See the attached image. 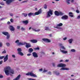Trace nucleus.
<instances>
[{
  "label": "nucleus",
  "mask_w": 80,
  "mask_h": 80,
  "mask_svg": "<svg viewBox=\"0 0 80 80\" xmlns=\"http://www.w3.org/2000/svg\"><path fill=\"white\" fill-rule=\"evenodd\" d=\"M57 67H61L62 68L60 69V70H69L70 68H66V64L61 63L58 64Z\"/></svg>",
  "instance_id": "f257e3e1"
},
{
  "label": "nucleus",
  "mask_w": 80,
  "mask_h": 80,
  "mask_svg": "<svg viewBox=\"0 0 80 80\" xmlns=\"http://www.w3.org/2000/svg\"><path fill=\"white\" fill-rule=\"evenodd\" d=\"M59 46L61 47V48L60 49V50L62 53H64V54H66V53H68V51H67L63 50H62V49L63 50H66V48L64 46L62 45V44L61 43L59 44Z\"/></svg>",
  "instance_id": "f03ea898"
},
{
  "label": "nucleus",
  "mask_w": 80,
  "mask_h": 80,
  "mask_svg": "<svg viewBox=\"0 0 80 80\" xmlns=\"http://www.w3.org/2000/svg\"><path fill=\"white\" fill-rule=\"evenodd\" d=\"M11 70V67L10 66H7L4 68L5 72V74L7 75H9L10 74V71Z\"/></svg>",
  "instance_id": "7ed1b4c3"
},
{
  "label": "nucleus",
  "mask_w": 80,
  "mask_h": 80,
  "mask_svg": "<svg viewBox=\"0 0 80 80\" xmlns=\"http://www.w3.org/2000/svg\"><path fill=\"white\" fill-rule=\"evenodd\" d=\"M63 25V24L62 23H59V24L57 25V26L56 27H54V28H57L58 29V32H59V31H62L63 30V29L60 27H62Z\"/></svg>",
  "instance_id": "20e7f679"
},
{
  "label": "nucleus",
  "mask_w": 80,
  "mask_h": 80,
  "mask_svg": "<svg viewBox=\"0 0 80 80\" xmlns=\"http://www.w3.org/2000/svg\"><path fill=\"white\" fill-rule=\"evenodd\" d=\"M4 58V62H6L8 59V55H7L5 57V56H0V59L2 60Z\"/></svg>",
  "instance_id": "39448f33"
},
{
  "label": "nucleus",
  "mask_w": 80,
  "mask_h": 80,
  "mask_svg": "<svg viewBox=\"0 0 80 80\" xmlns=\"http://www.w3.org/2000/svg\"><path fill=\"white\" fill-rule=\"evenodd\" d=\"M47 18H49L51 17V15H53V10L51 9H49V11H48L47 13Z\"/></svg>",
  "instance_id": "423d86ee"
},
{
  "label": "nucleus",
  "mask_w": 80,
  "mask_h": 80,
  "mask_svg": "<svg viewBox=\"0 0 80 80\" xmlns=\"http://www.w3.org/2000/svg\"><path fill=\"white\" fill-rule=\"evenodd\" d=\"M26 75L28 76L30 75V76H32L33 77H37V76L33 73V72H29L28 73H27L26 74Z\"/></svg>",
  "instance_id": "0eeeda50"
},
{
  "label": "nucleus",
  "mask_w": 80,
  "mask_h": 80,
  "mask_svg": "<svg viewBox=\"0 0 80 80\" xmlns=\"http://www.w3.org/2000/svg\"><path fill=\"white\" fill-rule=\"evenodd\" d=\"M55 14L56 16H59V15H63V13L61 12L55 11Z\"/></svg>",
  "instance_id": "6e6552de"
},
{
  "label": "nucleus",
  "mask_w": 80,
  "mask_h": 80,
  "mask_svg": "<svg viewBox=\"0 0 80 80\" xmlns=\"http://www.w3.org/2000/svg\"><path fill=\"white\" fill-rule=\"evenodd\" d=\"M14 2H15V0H7L6 2V3L7 5H10L11 3Z\"/></svg>",
  "instance_id": "1a4fd4ad"
},
{
  "label": "nucleus",
  "mask_w": 80,
  "mask_h": 80,
  "mask_svg": "<svg viewBox=\"0 0 80 80\" xmlns=\"http://www.w3.org/2000/svg\"><path fill=\"white\" fill-rule=\"evenodd\" d=\"M9 28L11 32H14L15 31V28L12 26L9 25Z\"/></svg>",
  "instance_id": "9d476101"
},
{
  "label": "nucleus",
  "mask_w": 80,
  "mask_h": 80,
  "mask_svg": "<svg viewBox=\"0 0 80 80\" xmlns=\"http://www.w3.org/2000/svg\"><path fill=\"white\" fill-rule=\"evenodd\" d=\"M42 13V9H40L38 12H36L34 14V15H39V14H40V13Z\"/></svg>",
  "instance_id": "9b49d317"
},
{
  "label": "nucleus",
  "mask_w": 80,
  "mask_h": 80,
  "mask_svg": "<svg viewBox=\"0 0 80 80\" xmlns=\"http://www.w3.org/2000/svg\"><path fill=\"white\" fill-rule=\"evenodd\" d=\"M62 20H68V16L67 15H65L62 17Z\"/></svg>",
  "instance_id": "f8f14e48"
},
{
  "label": "nucleus",
  "mask_w": 80,
  "mask_h": 80,
  "mask_svg": "<svg viewBox=\"0 0 80 80\" xmlns=\"http://www.w3.org/2000/svg\"><path fill=\"white\" fill-rule=\"evenodd\" d=\"M32 56L34 57V58H38V54H37L36 52H33L32 53Z\"/></svg>",
  "instance_id": "ddd939ff"
},
{
  "label": "nucleus",
  "mask_w": 80,
  "mask_h": 80,
  "mask_svg": "<svg viewBox=\"0 0 80 80\" xmlns=\"http://www.w3.org/2000/svg\"><path fill=\"white\" fill-rule=\"evenodd\" d=\"M42 40L43 41H44V42H48V43L51 42L50 40L48 38H43Z\"/></svg>",
  "instance_id": "4468645a"
},
{
  "label": "nucleus",
  "mask_w": 80,
  "mask_h": 80,
  "mask_svg": "<svg viewBox=\"0 0 80 80\" xmlns=\"http://www.w3.org/2000/svg\"><path fill=\"white\" fill-rule=\"evenodd\" d=\"M25 45H26V48H29V47H31V44L29 43H27L25 42Z\"/></svg>",
  "instance_id": "2eb2a0df"
},
{
  "label": "nucleus",
  "mask_w": 80,
  "mask_h": 80,
  "mask_svg": "<svg viewBox=\"0 0 80 80\" xmlns=\"http://www.w3.org/2000/svg\"><path fill=\"white\" fill-rule=\"evenodd\" d=\"M21 77V76L19 74L16 78L13 79V80H19Z\"/></svg>",
  "instance_id": "dca6fc26"
},
{
  "label": "nucleus",
  "mask_w": 80,
  "mask_h": 80,
  "mask_svg": "<svg viewBox=\"0 0 80 80\" xmlns=\"http://www.w3.org/2000/svg\"><path fill=\"white\" fill-rule=\"evenodd\" d=\"M73 40L72 38L69 39L68 41L69 43H70V44L72 43Z\"/></svg>",
  "instance_id": "f3484780"
},
{
  "label": "nucleus",
  "mask_w": 80,
  "mask_h": 80,
  "mask_svg": "<svg viewBox=\"0 0 80 80\" xmlns=\"http://www.w3.org/2000/svg\"><path fill=\"white\" fill-rule=\"evenodd\" d=\"M30 42H32V43H37V41L36 39H34L32 40H31L30 41Z\"/></svg>",
  "instance_id": "a211bd4d"
},
{
  "label": "nucleus",
  "mask_w": 80,
  "mask_h": 80,
  "mask_svg": "<svg viewBox=\"0 0 80 80\" xmlns=\"http://www.w3.org/2000/svg\"><path fill=\"white\" fill-rule=\"evenodd\" d=\"M2 34H3V35H4L5 36H7L9 34H8V32H2Z\"/></svg>",
  "instance_id": "6ab92c4d"
},
{
  "label": "nucleus",
  "mask_w": 80,
  "mask_h": 80,
  "mask_svg": "<svg viewBox=\"0 0 80 80\" xmlns=\"http://www.w3.org/2000/svg\"><path fill=\"white\" fill-rule=\"evenodd\" d=\"M53 73L54 74H55L56 75H60V73L56 71H53Z\"/></svg>",
  "instance_id": "aec40b11"
},
{
  "label": "nucleus",
  "mask_w": 80,
  "mask_h": 80,
  "mask_svg": "<svg viewBox=\"0 0 80 80\" xmlns=\"http://www.w3.org/2000/svg\"><path fill=\"white\" fill-rule=\"evenodd\" d=\"M15 43H16L17 45L18 46L19 43H20V40H16L15 42Z\"/></svg>",
  "instance_id": "412c9836"
},
{
  "label": "nucleus",
  "mask_w": 80,
  "mask_h": 80,
  "mask_svg": "<svg viewBox=\"0 0 80 80\" xmlns=\"http://www.w3.org/2000/svg\"><path fill=\"white\" fill-rule=\"evenodd\" d=\"M25 45V42H19V45H18V46H19V45Z\"/></svg>",
  "instance_id": "4be33fe9"
},
{
  "label": "nucleus",
  "mask_w": 80,
  "mask_h": 80,
  "mask_svg": "<svg viewBox=\"0 0 80 80\" xmlns=\"http://www.w3.org/2000/svg\"><path fill=\"white\" fill-rule=\"evenodd\" d=\"M9 73L13 74L14 73V70L11 69V70L9 71Z\"/></svg>",
  "instance_id": "5701e85b"
},
{
  "label": "nucleus",
  "mask_w": 80,
  "mask_h": 80,
  "mask_svg": "<svg viewBox=\"0 0 80 80\" xmlns=\"http://www.w3.org/2000/svg\"><path fill=\"white\" fill-rule=\"evenodd\" d=\"M70 0H66V2L67 4V5H69L70 4Z\"/></svg>",
  "instance_id": "b1692460"
},
{
  "label": "nucleus",
  "mask_w": 80,
  "mask_h": 80,
  "mask_svg": "<svg viewBox=\"0 0 80 80\" xmlns=\"http://www.w3.org/2000/svg\"><path fill=\"white\" fill-rule=\"evenodd\" d=\"M23 23L26 25H27L28 23V20L24 21H23Z\"/></svg>",
  "instance_id": "393cba45"
},
{
  "label": "nucleus",
  "mask_w": 80,
  "mask_h": 80,
  "mask_svg": "<svg viewBox=\"0 0 80 80\" xmlns=\"http://www.w3.org/2000/svg\"><path fill=\"white\" fill-rule=\"evenodd\" d=\"M69 15L71 17H73V13L72 12L69 13Z\"/></svg>",
  "instance_id": "a878e982"
},
{
  "label": "nucleus",
  "mask_w": 80,
  "mask_h": 80,
  "mask_svg": "<svg viewBox=\"0 0 80 80\" xmlns=\"http://www.w3.org/2000/svg\"><path fill=\"white\" fill-rule=\"evenodd\" d=\"M34 15V13L32 12H30L28 14V16L29 17H30L31 15Z\"/></svg>",
  "instance_id": "bb28decb"
},
{
  "label": "nucleus",
  "mask_w": 80,
  "mask_h": 80,
  "mask_svg": "<svg viewBox=\"0 0 80 80\" xmlns=\"http://www.w3.org/2000/svg\"><path fill=\"white\" fill-rule=\"evenodd\" d=\"M18 54L21 55V56H23V53H22V52H18Z\"/></svg>",
  "instance_id": "cd10ccee"
},
{
  "label": "nucleus",
  "mask_w": 80,
  "mask_h": 80,
  "mask_svg": "<svg viewBox=\"0 0 80 80\" xmlns=\"http://www.w3.org/2000/svg\"><path fill=\"white\" fill-rule=\"evenodd\" d=\"M6 38L8 40H9V39H10V35L9 34L7 36Z\"/></svg>",
  "instance_id": "c85d7f7f"
},
{
  "label": "nucleus",
  "mask_w": 80,
  "mask_h": 80,
  "mask_svg": "<svg viewBox=\"0 0 80 80\" xmlns=\"http://www.w3.org/2000/svg\"><path fill=\"white\" fill-rule=\"evenodd\" d=\"M17 50L18 52H22V49H21V48H18Z\"/></svg>",
  "instance_id": "c756f323"
},
{
  "label": "nucleus",
  "mask_w": 80,
  "mask_h": 80,
  "mask_svg": "<svg viewBox=\"0 0 80 80\" xmlns=\"http://www.w3.org/2000/svg\"><path fill=\"white\" fill-rule=\"evenodd\" d=\"M45 30H50V29H49V28H48L47 27H45Z\"/></svg>",
  "instance_id": "7c9ffc66"
},
{
  "label": "nucleus",
  "mask_w": 80,
  "mask_h": 80,
  "mask_svg": "<svg viewBox=\"0 0 80 80\" xmlns=\"http://www.w3.org/2000/svg\"><path fill=\"white\" fill-rule=\"evenodd\" d=\"M71 2L72 3H73V4H75V0H71Z\"/></svg>",
  "instance_id": "2f4dec72"
},
{
  "label": "nucleus",
  "mask_w": 80,
  "mask_h": 80,
  "mask_svg": "<svg viewBox=\"0 0 80 80\" xmlns=\"http://www.w3.org/2000/svg\"><path fill=\"white\" fill-rule=\"evenodd\" d=\"M29 52H33V49L32 48H30L29 50Z\"/></svg>",
  "instance_id": "473e14b6"
},
{
  "label": "nucleus",
  "mask_w": 80,
  "mask_h": 80,
  "mask_svg": "<svg viewBox=\"0 0 80 80\" xmlns=\"http://www.w3.org/2000/svg\"><path fill=\"white\" fill-rule=\"evenodd\" d=\"M6 45L7 47H10V43L8 42H7L6 43Z\"/></svg>",
  "instance_id": "72a5a7b5"
},
{
  "label": "nucleus",
  "mask_w": 80,
  "mask_h": 80,
  "mask_svg": "<svg viewBox=\"0 0 80 80\" xmlns=\"http://www.w3.org/2000/svg\"><path fill=\"white\" fill-rule=\"evenodd\" d=\"M44 8H45V9H47V6L46 5H45L44 6Z\"/></svg>",
  "instance_id": "f704fd0d"
},
{
  "label": "nucleus",
  "mask_w": 80,
  "mask_h": 80,
  "mask_svg": "<svg viewBox=\"0 0 80 80\" xmlns=\"http://www.w3.org/2000/svg\"><path fill=\"white\" fill-rule=\"evenodd\" d=\"M22 15L24 16V17H27V14L25 13H23Z\"/></svg>",
  "instance_id": "c9c22d12"
},
{
  "label": "nucleus",
  "mask_w": 80,
  "mask_h": 80,
  "mask_svg": "<svg viewBox=\"0 0 80 80\" xmlns=\"http://www.w3.org/2000/svg\"><path fill=\"white\" fill-rule=\"evenodd\" d=\"M3 46V43L2 42H0V47H2Z\"/></svg>",
  "instance_id": "e433bc0d"
},
{
  "label": "nucleus",
  "mask_w": 80,
  "mask_h": 80,
  "mask_svg": "<svg viewBox=\"0 0 80 80\" xmlns=\"http://www.w3.org/2000/svg\"><path fill=\"white\" fill-rule=\"evenodd\" d=\"M32 30L33 31H34V32H37V30H36V29H35L34 28H32Z\"/></svg>",
  "instance_id": "4c0bfd02"
},
{
  "label": "nucleus",
  "mask_w": 80,
  "mask_h": 80,
  "mask_svg": "<svg viewBox=\"0 0 80 80\" xmlns=\"http://www.w3.org/2000/svg\"><path fill=\"white\" fill-rule=\"evenodd\" d=\"M71 51L72 52H75V50L74 49H72L71 50Z\"/></svg>",
  "instance_id": "58836bf2"
},
{
  "label": "nucleus",
  "mask_w": 80,
  "mask_h": 80,
  "mask_svg": "<svg viewBox=\"0 0 80 80\" xmlns=\"http://www.w3.org/2000/svg\"><path fill=\"white\" fill-rule=\"evenodd\" d=\"M4 53H6V51L5 50H4V51L2 52V54H4Z\"/></svg>",
  "instance_id": "ea45409f"
},
{
  "label": "nucleus",
  "mask_w": 80,
  "mask_h": 80,
  "mask_svg": "<svg viewBox=\"0 0 80 80\" xmlns=\"http://www.w3.org/2000/svg\"><path fill=\"white\" fill-rule=\"evenodd\" d=\"M0 4L2 5H5V4L3 2H0Z\"/></svg>",
  "instance_id": "a19ab883"
},
{
  "label": "nucleus",
  "mask_w": 80,
  "mask_h": 80,
  "mask_svg": "<svg viewBox=\"0 0 80 80\" xmlns=\"http://www.w3.org/2000/svg\"><path fill=\"white\" fill-rule=\"evenodd\" d=\"M39 47H38L37 48H34V50H39Z\"/></svg>",
  "instance_id": "79ce46f5"
},
{
  "label": "nucleus",
  "mask_w": 80,
  "mask_h": 80,
  "mask_svg": "<svg viewBox=\"0 0 80 80\" xmlns=\"http://www.w3.org/2000/svg\"><path fill=\"white\" fill-rule=\"evenodd\" d=\"M47 70H46L45 69H44L43 71V73H45V72H47Z\"/></svg>",
  "instance_id": "37998d69"
},
{
  "label": "nucleus",
  "mask_w": 80,
  "mask_h": 80,
  "mask_svg": "<svg viewBox=\"0 0 80 80\" xmlns=\"http://www.w3.org/2000/svg\"><path fill=\"white\" fill-rule=\"evenodd\" d=\"M76 12H77V13H80V12L79 11V10H78V9H77L76 10Z\"/></svg>",
  "instance_id": "c03bdc74"
},
{
  "label": "nucleus",
  "mask_w": 80,
  "mask_h": 80,
  "mask_svg": "<svg viewBox=\"0 0 80 80\" xmlns=\"http://www.w3.org/2000/svg\"><path fill=\"white\" fill-rule=\"evenodd\" d=\"M20 28V26H18L17 27V29H19Z\"/></svg>",
  "instance_id": "a18cd8bd"
},
{
  "label": "nucleus",
  "mask_w": 80,
  "mask_h": 80,
  "mask_svg": "<svg viewBox=\"0 0 80 80\" xmlns=\"http://www.w3.org/2000/svg\"><path fill=\"white\" fill-rule=\"evenodd\" d=\"M25 28L22 27L21 28V30L22 31H23V30H25Z\"/></svg>",
  "instance_id": "49530a36"
},
{
  "label": "nucleus",
  "mask_w": 80,
  "mask_h": 80,
  "mask_svg": "<svg viewBox=\"0 0 80 80\" xmlns=\"http://www.w3.org/2000/svg\"><path fill=\"white\" fill-rule=\"evenodd\" d=\"M12 57L13 58H15V55L13 54L12 55Z\"/></svg>",
  "instance_id": "de8ad7c7"
},
{
  "label": "nucleus",
  "mask_w": 80,
  "mask_h": 80,
  "mask_svg": "<svg viewBox=\"0 0 80 80\" xmlns=\"http://www.w3.org/2000/svg\"><path fill=\"white\" fill-rule=\"evenodd\" d=\"M67 39V37H66L63 38V40H66Z\"/></svg>",
  "instance_id": "09e8293b"
},
{
  "label": "nucleus",
  "mask_w": 80,
  "mask_h": 80,
  "mask_svg": "<svg viewBox=\"0 0 80 80\" xmlns=\"http://www.w3.org/2000/svg\"><path fill=\"white\" fill-rule=\"evenodd\" d=\"M80 19V15H79L77 17V19Z\"/></svg>",
  "instance_id": "8fccbe9b"
},
{
  "label": "nucleus",
  "mask_w": 80,
  "mask_h": 80,
  "mask_svg": "<svg viewBox=\"0 0 80 80\" xmlns=\"http://www.w3.org/2000/svg\"><path fill=\"white\" fill-rule=\"evenodd\" d=\"M6 18H2L1 19H0V20H5V19H6Z\"/></svg>",
  "instance_id": "3c124183"
},
{
  "label": "nucleus",
  "mask_w": 80,
  "mask_h": 80,
  "mask_svg": "<svg viewBox=\"0 0 80 80\" xmlns=\"http://www.w3.org/2000/svg\"><path fill=\"white\" fill-rule=\"evenodd\" d=\"M9 15H10V16H11L12 17V16H13V15L12 13H10L9 14Z\"/></svg>",
  "instance_id": "603ef678"
},
{
  "label": "nucleus",
  "mask_w": 80,
  "mask_h": 80,
  "mask_svg": "<svg viewBox=\"0 0 80 80\" xmlns=\"http://www.w3.org/2000/svg\"><path fill=\"white\" fill-rule=\"evenodd\" d=\"M69 60L68 59H66L65 60L66 62H68Z\"/></svg>",
  "instance_id": "864d4df0"
},
{
  "label": "nucleus",
  "mask_w": 80,
  "mask_h": 80,
  "mask_svg": "<svg viewBox=\"0 0 80 80\" xmlns=\"http://www.w3.org/2000/svg\"><path fill=\"white\" fill-rule=\"evenodd\" d=\"M3 78V76L0 75V78Z\"/></svg>",
  "instance_id": "5fc2aeb1"
},
{
  "label": "nucleus",
  "mask_w": 80,
  "mask_h": 80,
  "mask_svg": "<svg viewBox=\"0 0 80 80\" xmlns=\"http://www.w3.org/2000/svg\"><path fill=\"white\" fill-rule=\"evenodd\" d=\"M48 74H49V75H51V74H52V73H51V72H48Z\"/></svg>",
  "instance_id": "6e6d98bb"
},
{
  "label": "nucleus",
  "mask_w": 80,
  "mask_h": 80,
  "mask_svg": "<svg viewBox=\"0 0 80 80\" xmlns=\"http://www.w3.org/2000/svg\"><path fill=\"white\" fill-rule=\"evenodd\" d=\"M7 24H8V25H10V22H7Z\"/></svg>",
  "instance_id": "4d7b16f0"
},
{
  "label": "nucleus",
  "mask_w": 80,
  "mask_h": 80,
  "mask_svg": "<svg viewBox=\"0 0 80 80\" xmlns=\"http://www.w3.org/2000/svg\"><path fill=\"white\" fill-rule=\"evenodd\" d=\"M10 21L11 22H13V19H11L10 20Z\"/></svg>",
  "instance_id": "13d9d810"
},
{
  "label": "nucleus",
  "mask_w": 80,
  "mask_h": 80,
  "mask_svg": "<svg viewBox=\"0 0 80 80\" xmlns=\"http://www.w3.org/2000/svg\"><path fill=\"white\" fill-rule=\"evenodd\" d=\"M39 72H42V70H43V69H40L39 70Z\"/></svg>",
  "instance_id": "bf43d9fd"
},
{
  "label": "nucleus",
  "mask_w": 80,
  "mask_h": 80,
  "mask_svg": "<svg viewBox=\"0 0 80 80\" xmlns=\"http://www.w3.org/2000/svg\"><path fill=\"white\" fill-rule=\"evenodd\" d=\"M2 62H3L2 61H0V65L2 64Z\"/></svg>",
  "instance_id": "052dcab7"
},
{
  "label": "nucleus",
  "mask_w": 80,
  "mask_h": 80,
  "mask_svg": "<svg viewBox=\"0 0 80 80\" xmlns=\"http://www.w3.org/2000/svg\"><path fill=\"white\" fill-rule=\"evenodd\" d=\"M40 29H37V30H36V32H40Z\"/></svg>",
  "instance_id": "680f3d73"
},
{
  "label": "nucleus",
  "mask_w": 80,
  "mask_h": 80,
  "mask_svg": "<svg viewBox=\"0 0 80 80\" xmlns=\"http://www.w3.org/2000/svg\"><path fill=\"white\" fill-rule=\"evenodd\" d=\"M31 54H27V56H30L31 55Z\"/></svg>",
  "instance_id": "e2e57ef3"
},
{
  "label": "nucleus",
  "mask_w": 80,
  "mask_h": 80,
  "mask_svg": "<svg viewBox=\"0 0 80 80\" xmlns=\"http://www.w3.org/2000/svg\"><path fill=\"white\" fill-rule=\"evenodd\" d=\"M52 65H53V66H55V63H52Z\"/></svg>",
  "instance_id": "0e129e2a"
},
{
  "label": "nucleus",
  "mask_w": 80,
  "mask_h": 80,
  "mask_svg": "<svg viewBox=\"0 0 80 80\" xmlns=\"http://www.w3.org/2000/svg\"><path fill=\"white\" fill-rule=\"evenodd\" d=\"M25 2H27V1H23L22 2V3H25Z\"/></svg>",
  "instance_id": "69168bd1"
},
{
  "label": "nucleus",
  "mask_w": 80,
  "mask_h": 80,
  "mask_svg": "<svg viewBox=\"0 0 80 80\" xmlns=\"http://www.w3.org/2000/svg\"><path fill=\"white\" fill-rule=\"evenodd\" d=\"M63 62V60H61L60 61V62Z\"/></svg>",
  "instance_id": "338daca9"
},
{
  "label": "nucleus",
  "mask_w": 80,
  "mask_h": 80,
  "mask_svg": "<svg viewBox=\"0 0 80 80\" xmlns=\"http://www.w3.org/2000/svg\"><path fill=\"white\" fill-rule=\"evenodd\" d=\"M49 36L50 37H52V34H49Z\"/></svg>",
  "instance_id": "774afa93"
}]
</instances>
